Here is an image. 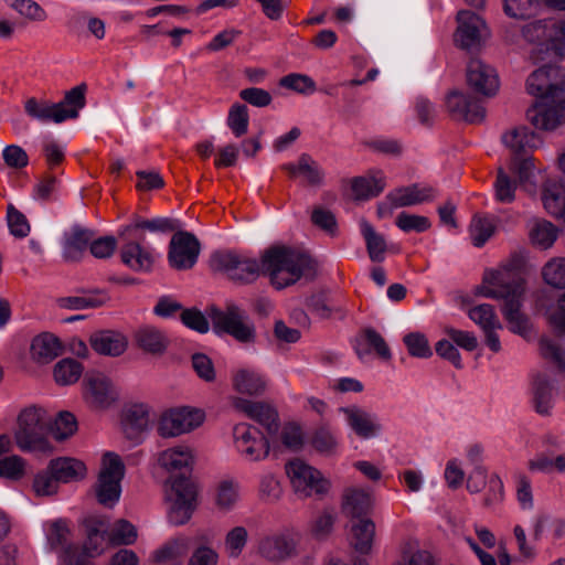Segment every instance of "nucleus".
<instances>
[{
    "mask_svg": "<svg viewBox=\"0 0 565 565\" xmlns=\"http://www.w3.org/2000/svg\"><path fill=\"white\" fill-rule=\"evenodd\" d=\"M468 315L473 322L482 328V330L490 327L501 328L492 305L482 303L476 306L469 310Z\"/></svg>",
    "mask_w": 565,
    "mask_h": 565,
    "instance_id": "864d4df0",
    "label": "nucleus"
},
{
    "mask_svg": "<svg viewBox=\"0 0 565 565\" xmlns=\"http://www.w3.org/2000/svg\"><path fill=\"white\" fill-rule=\"evenodd\" d=\"M396 226L404 232L422 233L430 227V221L426 216L401 212L395 221Z\"/></svg>",
    "mask_w": 565,
    "mask_h": 565,
    "instance_id": "13d9d810",
    "label": "nucleus"
},
{
    "mask_svg": "<svg viewBox=\"0 0 565 565\" xmlns=\"http://www.w3.org/2000/svg\"><path fill=\"white\" fill-rule=\"evenodd\" d=\"M45 412L36 406L22 409L18 416L14 439L22 451L51 452L52 446L45 438Z\"/></svg>",
    "mask_w": 565,
    "mask_h": 565,
    "instance_id": "20e7f679",
    "label": "nucleus"
},
{
    "mask_svg": "<svg viewBox=\"0 0 565 565\" xmlns=\"http://www.w3.org/2000/svg\"><path fill=\"white\" fill-rule=\"evenodd\" d=\"M126 243L121 246L120 257L125 265L135 271H150L154 262L151 250L141 246L137 238H124Z\"/></svg>",
    "mask_w": 565,
    "mask_h": 565,
    "instance_id": "6ab92c4d",
    "label": "nucleus"
},
{
    "mask_svg": "<svg viewBox=\"0 0 565 565\" xmlns=\"http://www.w3.org/2000/svg\"><path fill=\"white\" fill-rule=\"evenodd\" d=\"M89 343L98 354L109 356L121 355L128 345L127 338L114 330H99L92 333Z\"/></svg>",
    "mask_w": 565,
    "mask_h": 565,
    "instance_id": "aec40b11",
    "label": "nucleus"
},
{
    "mask_svg": "<svg viewBox=\"0 0 565 565\" xmlns=\"http://www.w3.org/2000/svg\"><path fill=\"white\" fill-rule=\"evenodd\" d=\"M25 461L17 455L8 456L0 459V477L19 480L23 477Z\"/></svg>",
    "mask_w": 565,
    "mask_h": 565,
    "instance_id": "e2e57ef3",
    "label": "nucleus"
},
{
    "mask_svg": "<svg viewBox=\"0 0 565 565\" xmlns=\"http://www.w3.org/2000/svg\"><path fill=\"white\" fill-rule=\"evenodd\" d=\"M93 233L78 226L65 234L63 255L66 260H78L92 243Z\"/></svg>",
    "mask_w": 565,
    "mask_h": 565,
    "instance_id": "c85d7f7f",
    "label": "nucleus"
},
{
    "mask_svg": "<svg viewBox=\"0 0 565 565\" xmlns=\"http://www.w3.org/2000/svg\"><path fill=\"white\" fill-rule=\"evenodd\" d=\"M247 531L243 526L231 530L225 539V551L230 557H238L246 545Z\"/></svg>",
    "mask_w": 565,
    "mask_h": 565,
    "instance_id": "0e129e2a",
    "label": "nucleus"
},
{
    "mask_svg": "<svg viewBox=\"0 0 565 565\" xmlns=\"http://www.w3.org/2000/svg\"><path fill=\"white\" fill-rule=\"evenodd\" d=\"M87 541L85 542L79 557H96L104 551L103 543L107 537V526L98 519L88 520L86 523Z\"/></svg>",
    "mask_w": 565,
    "mask_h": 565,
    "instance_id": "2f4dec72",
    "label": "nucleus"
},
{
    "mask_svg": "<svg viewBox=\"0 0 565 565\" xmlns=\"http://www.w3.org/2000/svg\"><path fill=\"white\" fill-rule=\"evenodd\" d=\"M557 228L548 221H535L533 227L530 230V238L532 244L541 247L548 248L557 238Z\"/></svg>",
    "mask_w": 565,
    "mask_h": 565,
    "instance_id": "a19ab883",
    "label": "nucleus"
},
{
    "mask_svg": "<svg viewBox=\"0 0 565 565\" xmlns=\"http://www.w3.org/2000/svg\"><path fill=\"white\" fill-rule=\"evenodd\" d=\"M62 353V343L57 337L44 332L36 335L31 343V358L39 364H47Z\"/></svg>",
    "mask_w": 565,
    "mask_h": 565,
    "instance_id": "a878e982",
    "label": "nucleus"
},
{
    "mask_svg": "<svg viewBox=\"0 0 565 565\" xmlns=\"http://www.w3.org/2000/svg\"><path fill=\"white\" fill-rule=\"evenodd\" d=\"M107 539L115 545H130L137 540V530L130 522L121 519L107 533Z\"/></svg>",
    "mask_w": 565,
    "mask_h": 565,
    "instance_id": "09e8293b",
    "label": "nucleus"
},
{
    "mask_svg": "<svg viewBox=\"0 0 565 565\" xmlns=\"http://www.w3.org/2000/svg\"><path fill=\"white\" fill-rule=\"evenodd\" d=\"M552 22L554 20H537L527 23L522 28V34L529 42L550 43Z\"/></svg>",
    "mask_w": 565,
    "mask_h": 565,
    "instance_id": "603ef678",
    "label": "nucleus"
},
{
    "mask_svg": "<svg viewBox=\"0 0 565 565\" xmlns=\"http://www.w3.org/2000/svg\"><path fill=\"white\" fill-rule=\"evenodd\" d=\"M529 94L540 99L526 111L527 120L537 129L554 130L563 124L565 111V76L559 68L545 65L526 81Z\"/></svg>",
    "mask_w": 565,
    "mask_h": 565,
    "instance_id": "f257e3e1",
    "label": "nucleus"
},
{
    "mask_svg": "<svg viewBox=\"0 0 565 565\" xmlns=\"http://www.w3.org/2000/svg\"><path fill=\"white\" fill-rule=\"evenodd\" d=\"M446 108L454 119H460L468 124H479L486 118L482 98L472 97L457 89L447 94Z\"/></svg>",
    "mask_w": 565,
    "mask_h": 565,
    "instance_id": "9b49d317",
    "label": "nucleus"
},
{
    "mask_svg": "<svg viewBox=\"0 0 565 565\" xmlns=\"http://www.w3.org/2000/svg\"><path fill=\"white\" fill-rule=\"evenodd\" d=\"M511 170L518 175V180L520 185L530 194L536 193V184L532 180L533 178V170L534 164L532 159L524 158V159H515L512 162Z\"/></svg>",
    "mask_w": 565,
    "mask_h": 565,
    "instance_id": "de8ad7c7",
    "label": "nucleus"
},
{
    "mask_svg": "<svg viewBox=\"0 0 565 565\" xmlns=\"http://www.w3.org/2000/svg\"><path fill=\"white\" fill-rule=\"evenodd\" d=\"M434 198L435 190L431 186L420 188L417 183L396 189L387 195V200L395 207L420 204Z\"/></svg>",
    "mask_w": 565,
    "mask_h": 565,
    "instance_id": "4be33fe9",
    "label": "nucleus"
},
{
    "mask_svg": "<svg viewBox=\"0 0 565 565\" xmlns=\"http://www.w3.org/2000/svg\"><path fill=\"white\" fill-rule=\"evenodd\" d=\"M458 28L455 33V43L462 50L471 51L480 46L481 29L484 21L475 12L461 10L457 13Z\"/></svg>",
    "mask_w": 565,
    "mask_h": 565,
    "instance_id": "dca6fc26",
    "label": "nucleus"
},
{
    "mask_svg": "<svg viewBox=\"0 0 565 565\" xmlns=\"http://www.w3.org/2000/svg\"><path fill=\"white\" fill-rule=\"evenodd\" d=\"M542 202L553 216L565 221V188L552 180H546L542 188Z\"/></svg>",
    "mask_w": 565,
    "mask_h": 565,
    "instance_id": "c756f323",
    "label": "nucleus"
},
{
    "mask_svg": "<svg viewBox=\"0 0 565 565\" xmlns=\"http://www.w3.org/2000/svg\"><path fill=\"white\" fill-rule=\"evenodd\" d=\"M170 488L167 490V499L170 502L168 519L171 524L182 525L186 523L195 510L196 486L184 473L171 477Z\"/></svg>",
    "mask_w": 565,
    "mask_h": 565,
    "instance_id": "39448f33",
    "label": "nucleus"
},
{
    "mask_svg": "<svg viewBox=\"0 0 565 565\" xmlns=\"http://www.w3.org/2000/svg\"><path fill=\"white\" fill-rule=\"evenodd\" d=\"M84 398L92 407L104 409L117 399V392L106 375L92 373L84 380Z\"/></svg>",
    "mask_w": 565,
    "mask_h": 565,
    "instance_id": "2eb2a0df",
    "label": "nucleus"
},
{
    "mask_svg": "<svg viewBox=\"0 0 565 565\" xmlns=\"http://www.w3.org/2000/svg\"><path fill=\"white\" fill-rule=\"evenodd\" d=\"M25 113L33 119L40 121L63 122L66 119L76 118L74 110L66 113L61 105L51 104L45 100H38L34 97L26 99L24 104Z\"/></svg>",
    "mask_w": 565,
    "mask_h": 565,
    "instance_id": "412c9836",
    "label": "nucleus"
},
{
    "mask_svg": "<svg viewBox=\"0 0 565 565\" xmlns=\"http://www.w3.org/2000/svg\"><path fill=\"white\" fill-rule=\"evenodd\" d=\"M286 472L290 479L295 492L300 498L311 495L322 497L330 488V483L320 471L296 459L286 463Z\"/></svg>",
    "mask_w": 565,
    "mask_h": 565,
    "instance_id": "0eeeda50",
    "label": "nucleus"
},
{
    "mask_svg": "<svg viewBox=\"0 0 565 565\" xmlns=\"http://www.w3.org/2000/svg\"><path fill=\"white\" fill-rule=\"evenodd\" d=\"M203 422V413L191 408H177L164 413L158 424V434L170 438L189 433Z\"/></svg>",
    "mask_w": 565,
    "mask_h": 565,
    "instance_id": "9d476101",
    "label": "nucleus"
},
{
    "mask_svg": "<svg viewBox=\"0 0 565 565\" xmlns=\"http://www.w3.org/2000/svg\"><path fill=\"white\" fill-rule=\"evenodd\" d=\"M469 233L473 246L481 247L493 235L494 226L489 220L475 216L469 226Z\"/></svg>",
    "mask_w": 565,
    "mask_h": 565,
    "instance_id": "3c124183",
    "label": "nucleus"
},
{
    "mask_svg": "<svg viewBox=\"0 0 565 565\" xmlns=\"http://www.w3.org/2000/svg\"><path fill=\"white\" fill-rule=\"evenodd\" d=\"M249 419L262 426L269 436L276 435L280 426L278 411L268 401H249Z\"/></svg>",
    "mask_w": 565,
    "mask_h": 565,
    "instance_id": "b1692460",
    "label": "nucleus"
},
{
    "mask_svg": "<svg viewBox=\"0 0 565 565\" xmlns=\"http://www.w3.org/2000/svg\"><path fill=\"white\" fill-rule=\"evenodd\" d=\"M210 268L234 284L243 285L247 276V258L233 249L216 250L210 256Z\"/></svg>",
    "mask_w": 565,
    "mask_h": 565,
    "instance_id": "ddd939ff",
    "label": "nucleus"
},
{
    "mask_svg": "<svg viewBox=\"0 0 565 565\" xmlns=\"http://www.w3.org/2000/svg\"><path fill=\"white\" fill-rule=\"evenodd\" d=\"M504 273L486 271L482 285L477 286L475 295L491 299L503 300L502 313L512 332L526 337L531 331V323L526 315L522 312V299L520 285L514 289L508 287Z\"/></svg>",
    "mask_w": 565,
    "mask_h": 565,
    "instance_id": "7ed1b4c3",
    "label": "nucleus"
},
{
    "mask_svg": "<svg viewBox=\"0 0 565 565\" xmlns=\"http://www.w3.org/2000/svg\"><path fill=\"white\" fill-rule=\"evenodd\" d=\"M539 351L543 359L553 362L565 373V349L557 341L542 337L539 341Z\"/></svg>",
    "mask_w": 565,
    "mask_h": 565,
    "instance_id": "a18cd8bd",
    "label": "nucleus"
},
{
    "mask_svg": "<svg viewBox=\"0 0 565 565\" xmlns=\"http://www.w3.org/2000/svg\"><path fill=\"white\" fill-rule=\"evenodd\" d=\"M548 44L557 56L565 58V20L552 22Z\"/></svg>",
    "mask_w": 565,
    "mask_h": 565,
    "instance_id": "774afa93",
    "label": "nucleus"
},
{
    "mask_svg": "<svg viewBox=\"0 0 565 565\" xmlns=\"http://www.w3.org/2000/svg\"><path fill=\"white\" fill-rule=\"evenodd\" d=\"M352 545L361 554H367L371 551L375 535V524L370 519H361L352 525Z\"/></svg>",
    "mask_w": 565,
    "mask_h": 565,
    "instance_id": "58836bf2",
    "label": "nucleus"
},
{
    "mask_svg": "<svg viewBox=\"0 0 565 565\" xmlns=\"http://www.w3.org/2000/svg\"><path fill=\"white\" fill-rule=\"evenodd\" d=\"M553 386L548 377L537 374L533 381V404L536 413L547 416L553 407Z\"/></svg>",
    "mask_w": 565,
    "mask_h": 565,
    "instance_id": "f704fd0d",
    "label": "nucleus"
},
{
    "mask_svg": "<svg viewBox=\"0 0 565 565\" xmlns=\"http://www.w3.org/2000/svg\"><path fill=\"white\" fill-rule=\"evenodd\" d=\"M158 461L168 471L185 469L190 472L194 463V455L188 446H177L162 451Z\"/></svg>",
    "mask_w": 565,
    "mask_h": 565,
    "instance_id": "cd10ccee",
    "label": "nucleus"
},
{
    "mask_svg": "<svg viewBox=\"0 0 565 565\" xmlns=\"http://www.w3.org/2000/svg\"><path fill=\"white\" fill-rule=\"evenodd\" d=\"M207 315L216 332H225L242 342L247 341V327L243 321V310L234 302H227L225 310L210 306Z\"/></svg>",
    "mask_w": 565,
    "mask_h": 565,
    "instance_id": "f8f14e48",
    "label": "nucleus"
},
{
    "mask_svg": "<svg viewBox=\"0 0 565 565\" xmlns=\"http://www.w3.org/2000/svg\"><path fill=\"white\" fill-rule=\"evenodd\" d=\"M260 269L271 286L281 290L302 278L313 281L319 275V262L303 249L276 245L265 250Z\"/></svg>",
    "mask_w": 565,
    "mask_h": 565,
    "instance_id": "f03ea898",
    "label": "nucleus"
},
{
    "mask_svg": "<svg viewBox=\"0 0 565 565\" xmlns=\"http://www.w3.org/2000/svg\"><path fill=\"white\" fill-rule=\"evenodd\" d=\"M227 126L235 137L247 132V108L242 104H234L228 111Z\"/></svg>",
    "mask_w": 565,
    "mask_h": 565,
    "instance_id": "4d7b16f0",
    "label": "nucleus"
},
{
    "mask_svg": "<svg viewBox=\"0 0 565 565\" xmlns=\"http://www.w3.org/2000/svg\"><path fill=\"white\" fill-rule=\"evenodd\" d=\"M544 281L556 289H565V258L556 257L548 260L542 268Z\"/></svg>",
    "mask_w": 565,
    "mask_h": 565,
    "instance_id": "c03bdc74",
    "label": "nucleus"
},
{
    "mask_svg": "<svg viewBox=\"0 0 565 565\" xmlns=\"http://www.w3.org/2000/svg\"><path fill=\"white\" fill-rule=\"evenodd\" d=\"M371 495L364 490L349 488L342 494V513L352 519H363L371 510Z\"/></svg>",
    "mask_w": 565,
    "mask_h": 565,
    "instance_id": "bb28decb",
    "label": "nucleus"
},
{
    "mask_svg": "<svg viewBox=\"0 0 565 565\" xmlns=\"http://www.w3.org/2000/svg\"><path fill=\"white\" fill-rule=\"evenodd\" d=\"M8 3L22 17L32 21H44L47 17L45 10L33 0H8Z\"/></svg>",
    "mask_w": 565,
    "mask_h": 565,
    "instance_id": "052dcab7",
    "label": "nucleus"
},
{
    "mask_svg": "<svg viewBox=\"0 0 565 565\" xmlns=\"http://www.w3.org/2000/svg\"><path fill=\"white\" fill-rule=\"evenodd\" d=\"M361 233L365 241L369 258L373 263H382L387 252V243L385 237L377 233L374 227L366 221L361 223Z\"/></svg>",
    "mask_w": 565,
    "mask_h": 565,
    "instance_id": "c9c22d12",
    "label": "nucleus"
},
{
    "mask_svg": "<svg viewBox=\"0 0 565 565\" xmlns=\"http://www.w3.org/2000/svg\"><path fill=\"white\" fill-rule=\"evenodd\" d=\"M109 297L102 290H83L79 296L64 297L58 300L60 306L71 310L98 308L108 301Z\"/></svg>",
    "mask_w": 565,
    "mask_h": 565,
    "instance_id": "e433bc0d",
    "label": "nucleus"
},
{
    "mask_svg": "<svg viewBox=\"0 0 565 565\" xmlns=\"http://www.w3.org/2000/svg\"><path fill=\"white\" fill-rule=\"evenodd\" d=\"M180 318L186 328L199 333H206L210 329L207 318L196 308L183 309Z\"/></svg>",
    "mask_w": 565,
    "mask_h": 565,
    "instance_id": "338daca9",
    "label": "nucleus"
},
{
    "mask_svg": "<svg viewBox=\"0 0 565 565\" xmlns=\"http://www.w3.org/2000/svg\"><path fill=\"white\" fill-rule=\"evenodd\" d=\"M135 341L139 349L152 355L166 352L169 340L163 331L153 326H141L135 332Z\"/></svg>",
    "mask_w": 565,
    "mask_h": 565,
    "instance_id": "5701e85b",
    "label": "nucleus"
},
{
    "mask_svg": "<svg viewBox=\"0 0 565 565\" xmlns=\"http://www.w3.org/2000/svg\"><path fill=\"white\" fill-rule=\"evenodd\" d=\"M83 372L79 362L73 359H63L54 366V379L61 385H71L78 381Z\"/></svg>",
    "mask_w": 565,
    "mask_h": 565,
    "instance_id": "37998d69",
    "label": "nucleus"
},
{
    "mask_svg": "<svg viewBox=\"0 0 565 565\" xmlns=\"http://www.w3.org/2000/svg\"><path fill=\"white\" fill-rule=\"evenodd\" d=\"M227 402L234 411L247 414V371L245 369H238L232 373Z\"/></svg>",
    "mask_w": 565,
    "mask_h": 565,
    "instance_id": "473e14b6",
    "label": "nucleus"
},
{
    "mask_svg": "<svg viewBox=\"0 0 565 565\" xmlns=\"http://www.w3.org/2000/svg\"><path fill=\"white\" fill-rule=\"evenodd\" d=\"M534 0H503L504 13L518 20H525L533 13Z\"/></svg>",
    "mask_w": 565,
    "mask_h": 565,
    "instance_id": "69168bd1",
    "label": "nucleus"
},
{
    "mask_svg": "<svg viewBox=\"0 0 565 565\" xmlns=\"http://www.w3.org/2000/svg\"><path fill=\"white\" fill-rule=\"evenodd\" d=\"M279 85L299 94L312 93L316 89V83L311 77L298 73H291L281 77L279 79Z\"/></svg>",
    "mask_w": 565,
    "mask_h": 565,
    "instance_id": "6e6d98bb",
    "label": "nucleus"
},
{
    "mask_svg": "<svg viewBox=\"0 0 565 565\" xmlns=\"http://www.w3.org/2000/svg\"><path fill=\"white\" fill-rule=\"evenodd\" d=\"M385 186L383 179L373 177H355L351 181V189L355 200H367L377 196Z\"/></svg>",
    "mask_w": 565,
    "mask_h": 565,
    "instance_id": "ea45409f",
    "label": "nucleus"
},
{
    "mask_svg": "<svg viewBox=\"0 0 565 565\" xmlns=\"http://www.w3.org/2000/svg\"><path fill=\"white\" fill-rule=\"evenodd\" d=\"M524 266V259L519 255H513L511 259L504 264L500 269L492 270L493 273H504V277L508 280V287L514 289V285H520L521 299L524 300L525 294V280L521 275V270Z\"/></svg>",
    "mask_w": 565,
    "mask_h": 565,
    "instance_id": "79ce46f5",
    "label": "nucleus"
},
{
    "mask_svg": "<svg viewBox=\"0 0 565 565\" xmlns=\"http://www.w3.org/2000/svg\"><path fill=\"white\" fill-rule=\"evenodd\" d=\"M343 412L347 414L350 427L362 438L374 436L381 428L367 412L359 407L343 408Z\"/></svg>",
    "mask_w": 565,
    "mask_h": 565,
    "instance_id": "72a5a7b5",
    "label": "nucleus"
},
{
    "mask_svg": "<svg viewBox=\"0 0 565 565\" xmlns=\"http://www.w3.org/2000/svg\"><path fill=\"white\" fill-rule=\"evenodd\" d=\"M149 408L143 404H136L127 408L121 420L125 437L134 443H140L143 434L149 429Z\"/></svg>",
    "mask_w": 565,
    "mask_h": 565,
    "instance_id": "a211bd4d",
    "label": "nucleus"
},
{
    "mask_svg": "<svg viewBox=\"0 0 565 565\" xmlns=\"http://www.w3.org/2000/svg\"><path fill=\"white\" fill-rule=\"evenodd\" d=\"M7 221L10 233L18 237H26L30 233V224L24 214L17 210L13 204H9L7 207Z\"/></svg>",
    "mask_w": 565,
    "mask_h": 565,
    "instance_id": "bf43d9fd",
    "label": "nucleus"
},
{
    "mask_svg": "<svg viewBox=\"0 0 565 565\" xmlns=\"http://www.w3.org/2000/svg\"><path fill=\"white\" fill-rule=\"evenodd\" d=\"M124 475L121 458L115 452H106L95 489L98 503L113 508L119 501Z\"/></svg>",
    "mask_w": 565,
    "mask_h": 565,
    "instance_id": "423d86ee",
    "label": "nucleus"
},
{
    "mask_svg": "<svg viewBox=\"0 0 565 565\" xmlns=\"http://www.w3.org/2000/svg\"><path fill=\"white\" fill-rule=\"evenodd\" d=\"M516 182L512 180L502 168L498 169L497 180L494 182V192L497 201L501 203H511L515 199Z\"/></svg>",
    "mask_w": 565,
    "mask_h": 565,
    "instance_id": "8fccbe9b",
    "label": "nucleus"
},
{
    "mask_svg": "<svg viewBox=\"0 0 565 565\" xmlns=\"http://www.w3.org/2000/svg\"><path fill=\"white\" fill-rule=\"evenodd\" d=\"M181 227L178 220L171 217H156L151 220H145L139 216H135L130 224L122 226L118 235L121 238H137L143 241L145 236L140 231H149L152 233H169L174 232Z\"/></svg>",
    "mask_w": 565,
    "mask_h": 565,
    "instance_id": "f3484780",
    "label": "nucleus"
},
{
    "mask_svg": "<svg viewBox=\"0 0 565 565\" xmlns=\"http://www.w3.org/2000/svg\"><path fill=\"white\" fill-rule=\"evenodd\" d=\"M504 145L516 156H524L541 145L540 137L526 126H519L502 136Z\"/></svg>",
    "mask_w": 565,
    "mask_h": 565,
    "instance_id": "393cba45",
    "label": "nucleus"
},
{
    "mask_svg": "<svg viewBox=\"0 0 565 565\" xmlns=\"http://www.w3.org/2000/svg\"><path fill=\"white\" fill-rule=\"evenodd\" d=\"M70 536V529L65 520H56L51 523L47 532V543L52 550H63L64 557H71L77 554V547L67 544Z\"/></svg>",
    "mask_w": 565,
    "mask_h": 565,
    "instance_id": "4c0bfd02",
    "label": "nucleus"
},
{
    "mask_svg": "<svg viewBox=\"0 0 565 565\" xmlns=\"http://www.w3.org/2000/svg\"><path fill=\"white\" fill-rule=\"evenodd\" d=\"M77 429L75 416L70 412H61L52 427V434L57 440H63L72 436Z\"/></svg>",
    "mask_w": 565,
    "mask_h": 565,
    "instance_id": "680f3d73",
    "label": "nucleus"
},
{
    "mask_svg": "<svg viewBox=\"0 0 565 565\" xmlns=\"http://www.w3.org/2000/svg\"><path fill=\"white\" fill-rule=\"evenodd\" d=\"M49 470L52 472L58 482H72L85 477V465L74 458L63 457L51 460Z\"/></svg>",
    "mask_w": 565,
    "mask_h": 565,
    "instance_id": "7c9ffc66",
    "label": "nucleus"
},
{
    "mask_svg": "<svg viewBox=\"0 0 565 565\" xmlns=\"http://www.w3.org/2000/svg\"><path fill=\"white\" fill-rule=\"evenodd\" d=\"M467 84L481 97H492L499 90V77L495 70L478 58H471L467 65Z\"/></svg>",
    "mask_w": 565,
    "mask_h": 565,
    "instance_id": "4468645a",
    "label": "nucleus"
},
{
    "mask_svg": "<svg viewBox=\"0 0 565 565\" xmlns=\"http://www.w3.org/2000/svg\"><path fill=\"white\" fill-rule=\"evenodd\" d=\"M306 306L308 309L316 316L321 319H329L332 316V312L340 313V318L345 317V311L341 308L333 309L329 306V299L326 291H319L312 294L306 299Z\"/></svg>",
    "mask_w": 565,
    "mask_h": 565,
    "instance_id": "49530a36",
    "label": "nucleus"
},
{
    "mask_svg": "<svg viewBox=\"0 0 565 565\" xmlns=\"http://www.w3.org/2000/svg\"><path fill=\"white\" fill-rule=\"evenodd\" d=\"M404 343L412 356L427 359L433 355L427 338L420 332L406 334Z\"/></svg>",
    "mask_w": 565,
    "mask_h": 565,
    "instance_id": "5fc2aeb1",
    "label": "nucleus"
},
{
    "mask_svg": "<svg viewBox=\"0 0 565 565\" xmlns=\"http://www.w3.org/2000/svg\"><path fill=\"white\" fill-rule=\"evenodd\" d=\"M297 544L295 534L280 532L258 537L254 551L260 558L277 565L297 555Z\"/></svg>",
    "mask_w": 565,
    "mask_h": 565,
    "instance_id": "6e6552de",
    "label": "nucleus"
},
{
    "mask_svg": "<svg viewBox=\"0 0 565 565\" xmlns=\"http://www.w3.org/2000/svg\"><path fill=\"white\" fill-rule=\"evenodd\" d=\"M201 244L194 234L177 230L169 243L168 262L177 270H189L198 262Z\"/></svg>",
    "mask_w": 565,
    "mask_h": 565,
    "instance_id": "1a4fd4ad",
    "label": "nucleus"
}]
</instances>
